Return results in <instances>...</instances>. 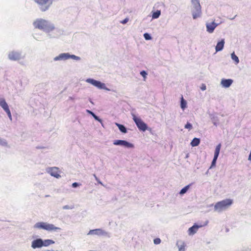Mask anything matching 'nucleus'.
<instances>
[{"mask_svg": "<svg viewBox=\"0 0 251 251\" xmlns=\"http://www.w3.org/2000/svg\"><path fill=\"white\" fill-rule=\"evenodd\" d=\"M74 208L73 206L66 205L63 206V209H72Z\"/></svg>", "mask_w": 251, "mask_h": 251, "instance_id": "36", "label": "nucleus"}, {"mask_svg": "<svg viewBox=\"0 0 251 251\" xmlns=\"http://www.w3.org/2000/svg\"><path fill=\"white\" fill-rule=\"evenodd\" d=\"M0 145L3 147L7 146V142H6V140L0 137Z\"/></svg>", "mask_w": 251, "mask_h": 251, "instance_id": "31", "label": "nucleus"}, {"mask_svg": "<svg viewBox=\"0 0 251 251\" xmlns=\"http://www.w3.org/2000/svg\"><path fill=\"white\" fill-rule=\"evenodd\" d=\"M233 200L226 199L216 203L214 205V210L219 212L227 209L233 203Z\"/></svg>", "mask_w": 251, "mask_h": 251, "instance_id": "3", "label": "nucleus"}, {"mask_svg": "<svg viewBox=\"0 0 251 251\" xmlns=\"http://www.w3.org/2000/svg\"><path fill=\"white\" fill-rule=\"evenodd\" d=\"M8 59L12 61H18L24 58L22 51L20 50H13L9 51L7 55Z\"/></svg>", "mask_w": 251, "mask_h": 251, "instance_id": "7", "label": "nucleus"}, {"mask_svg": "<svg viewBox=\"0 0 251 251\" xmlns=\"http://www.w3.org/2000/svg\"><path fill=\"white\" fill-rule=\"evenodd\" d=\"M9 119L12 121V115L11 112L7 114Z\"/></svg>", "mask_w": 251, "mask_h": 251, "instance_id": "42", "label": "nucleus"}, {"mask_svg": "<svg viewBox=\"0 0 251 251\" xmlns=\"http://www.w3.org/2000/svg\"><path fill=\"white\" fill-rule=\"evenodd\" d=\"M81 185V184L80 183L77 182H74L72 184V186L74 188H76Z\"/></svg>", "mask_w": 251, "mask_h": 251, "instance_id": "33", "label": "nucleus"}, {"mask_svg": "<svg viewBox=\"0 0 251 251\" xmlns=\"http://www.w3.org/2000/svg\"><path fill=\"white\" fill-rule=\"evenodd\" d=\"M201 89L202 91H204L206 89V86L205 84L202 83L201 87Z\"/></svg>", "mask_w": 251, "mask_h": 251, "instance_id": "39", "label": "nucleus"}, {"mask_svg": "<svg viewBox=\"0 0 251 251\" xmlns=\"http://www.w3.org/2000/svg\"><path fill=\"white\" fill-rule=\"evenodd\" d=\"M33 228L42 229L49 231L53 230L56 232H59L61 230V228L56 227L53 224L43 222L36 223L33 226Z\"/></svg>", "mask_w": 251, "mask_h": 251, "instance_id": "2", "label": "nucleus"}, {"mask_svg": "<svg viewBox=\"0 0 251 251\" xmlns=\"http://www.w3.org/2000/svg\"><path fill=\"white\" fill-rule=\"evenodd\" d=\"M3 110L5 111L7 114L11 112L9 106H7L6 108L3 109Z\"/></svg>", "mask_w": 251, "mask_h": 251, "instance_id": "41", "label": "nucleus"}, {"mask_svg": "<svg viewBox=\"0 0 251 251\" xmlns=\"http://www.w3.org/2000/svg\"><path fill=\"white\" fill-rule=\"evenodd\" d=\"M49 169H50V171H49V172L50 173V175L51 176H54V177L57 178H58L61 176L58 174L57 172L56 171V170L57 169V168H56V167L50 168Z\"/></svg>", "mask_w": 251, "mask_h": 251, "instance_id": "20", "label": "nucleus"}, {"mask_svg": "<svg viewBox=\"0 0 251 251\" xmlns=\"http://www.w3.org/2000/svg\"><path fill=\"white\" fill-rule=\"evenodd\" d=\"M218 25V24H216L214 22H212L210 23H206V31L209 33H212L214 32V29Z\"/></svg>", "mask_w": 251, "mask_h": 251, "instance_id": "14", "label": "nucleus"}, {"mask_svg": "<svg viewBox=\"0 0 251 251\" xmlns=\"http://www.w3.org/2000/svg\"><path fill=\"white\" fill-rule=\"evenodd\" d=\"M188 157V154H187L186 157Z\"/></svg>", "mask_w": 251, "mask_h": 251, "instance_id": "50", "label": "nucleus"}, {"mask_svg": "<svg viewBox=\"0 0 251 251\" xmlns=\"http://www.w3.org/2000/svg\"><path fill=\"white\" fill-rule=\"evenodd\" d=\"M202 226V225H198L197 223H195L193 226L189 228L188 230V234L189 235H194L197 232L198 229Z\"/></svg>", "mask_w": 251, "mask_h": 251, "instance_id": "16", "label": "nucleus"}, {"mask_svg": "<svg viewBox=\"0 0 251 251\" xmlns=\"http://www.w3.org/2000/svg\"><path fill=\"white\" fill-rule=\"evenodd\" d=\"M184 128L186 129H188L189 130L192 129L193 128L192 124L187 122V123L184 126Z\"/></svg>", "mask_w": 251, "mask_h": 251, "instance_id": "32", "label": "nucleus"}, {"mask_svg": "<svg viewBox=\"0 0 251 251\" xmlns=\"http://www.w3.org/2000/svg\"><path fill=\"white\" fill-rule=\"evenodd\" d=\"M143 36H144V38H145V39L146 40H150L152 39V37H151V35L150 33H147V32L143 34Z\"/></svg>", "mask_w": 251, "mask_h": 251, "instance_id": "30", "label": "nucleus"}, {"mask_svg": "<svg viewBox=\"0 0 251 251\" xmlns=\"http://www.w3.org/2000/svg\"><path fill=\"white\" fill-rule=\"evenodd\" d=\"M187 101L184 99L182 96L180 99V107L183 110H185L187 108Z\"/></svg>", "mask_w": 251, "mask_h": 251, "instance_id": "24", "label": "nucleus"}, {"mask_svg": "<svg viewBox=\"0 0 251 251\" xmlns=\"http://www.w3.org/2000/svg\"><path fill=\"white\" fill-rule=\"evenodd\" d=\"M42 238H37L31 242V247L33 249L42 248Z\"/></svg>", "mask_w": 251, "mask_h": 251, "instance_id": "13", "label": "nucleus"}, {"mask_svg": "<svg viewBox=\"0 0 251 251\" xmlns=\"http://www.w3.org/2000/svg\"><path fill=\"white\" fill-rule=\"evenodd\" d=\"M88 235H96L98 236H106L110 237L109 233L102 229L101 228H96L90 230Z\"/></svg>", "mask_w": 251, "mask_h": 251, "instance_id": "12", "label": "nucleus"}, {"mask_svg": "<svg viewBox=\"0 0 251 251\" xmlns=\"http://www.w3.org/2000/svg\"><path fill=\"white\" fill-rule=\"evenodd\" d=\"M129 21V18H126L125 19H124L123 20H122V21H121V23L122 24H126Z\"/></svg>", "mask_w": 251, "mask_h": 251, "instance_id": "37", "label": "nucleus"}, {"mask_svg": "<svg viewBox=\"0 0 251 251\" xmlns=\"http://www.w3.org/2000/svg\"><path fill=\"white\" fill-rule=\"evenodd\" d=\"M37 149H42V147H37Z\"/></svg>", "mask_w": 251, "mask_h": 251, "instance_id": "48", "label": "nucleus"}, {"mask_svg": "<svg viewBox=\"0 0 251 251\" xmlns=\"http://www.w3.org/2000/svg\"><path fill=\"white\" fill-rule=\"evenodd\" d=\"M191 12L193 19L200 17L201 15V6L199 0H191Z\"/></svg>", "mask_w": 251, "mask_h": 251, "instance_id": "4", "label": "nucleus"}, {"mask_svg": "<svg viewBox=\"0 0 251 251\" xmlns=\"http://www.w3.org/2000/svg\"><path fill=\"white\" fill-rule=\"evenodd\" d=\"M69 99V100H73V98L72 97H70Z\"/></svg>", "mask_w": 251, "mask_h": 251, "instance_id": "46", "label": "nucleus"}, {"mask_svg": "<svg viewBox=\"0 0 251 251\" xmlns=\"http://www.w3.org/2000/svg\"><path fill=\"white\" fill-rule=\"evenodd\" d=\"M69 59H72L76 61L81 60V58L74 54H71L69 52H65L60 53L58 56L53 58V60L57 61H65Z\"/></svg>", "mask_w": 251, "mask_h": 251, "instance_id": "6", "label": "nucleus"}, {"mask_svg": "<svg viewBox=\"0 0 251 251\" xmlns=\"http://www.w3.org/2000/svg\"><path fill=\"white\" fill-rule=\"evenodd\" d=\"M140 75L143 77L144 80H145L147 78L148 73L146 71L142 70L140 72Z\"/></svg>", "mask_w": 251, "mask_h": 251, "instance_id": "29", "label": "nucleus"}, {"mask_svg": "<svg viewBox=\"0 0 251 251\" xmlns=\"http://www.w3.org/2000/svg\"><path fill=\"white\" fill-rule=\"evenodd\" d=\"M236 16H237V15H235L233 18H230V19H231V20H233V19H234L235 17Z\"/></svg>", "mask_w": 251, "mask_h": 251, "instance_id": "47", "label": "nucleus"}, {"mask_svg": "<svg viewBox=\"0 0 251 251\" xmlns=\"http://www.w3.org/2000/svg\"><path fill=\"white\" fill-rule=\"evenodd\" d=\"M231 58L232 60L234 61L235 64H238L239 63V58L235 54L234 52L231 53Z\"/></svg>", "mask_w": 251, "mask_h": 251, "instance_id": "26", "label": "nucleus"}, {"mask_svg": "<svg viewBox=\"0 0 251 251\" xmlns=\"http://www.w3.org/2000/svg\"><path fill=\"white\" fill-rule=\"evenodd\" d=\"M115 125L118 127L119 130L122 133H126L127 132V127L124 125L115 123Z\"/></svg>", "mask_w": 251, "mask_h": 251, "instance_id": "19", "label": "nucleus"}, {"mask_svg": "<svg viewBox=\"0 0 251 251\" xmlns=\"http://www.w3.org/2000/svg\"><path fill=\"white\" fill-rule=\"evenodd\" d=\"M153 243L155 245H158L161 243V240L159 238H156L153 240Z\"/></svg>", "mask_w": 251, "mask_h": 251, "instance_id": "35", "label": "nucleus"}, {"mask_svg": "<svg viewBox=\"0 0 251 251\" xmlns=\"http://www.w3.org/2000/svg\"><path fill=\"white\" fill-rule=\"evenodd\" d=\"M152 18L153 19L158 18L161 15V11L160 10H157L155 11H152Z\"/></svg>", "mask_w": 251, "mask_h": 251, "instance_id": "27", "label": "nucleus"}, {"mask_svg": "<svg viewBox=\"0 0 251 251\" xmlns=\"http://www.w3.org/2000/svg\"><path fill=\"white\" fill-rule=\"evenodd\" d=\"M209 169H208V170L206 171V172L205 173V174H206V175H207V174H208V172H209Z\"/></svg>", "mask_w": 251, "mask_h": 251, "instance_id": "45", "label": "nucleus"}, {"mask_svg": "<svg viewBox=\"0 0 251 251\" xmlns=\"http://www.w3.org/2000/svg\"><path fill=\"white\" fill-rule=\"evenodd\" d=\"M131 114L132 119L140 131L145 132L147 130L151 129V128L148 127L147 124L145 123L141 118L137 117L133 113Z\"/></svg>", "mask_w": 251, "mask_h": 251, "instance_id": "5", "label": "nucleus"}, {"mask_svg": "<svg viewBox=\"0 0 251 251\" xmlns=\"http://www.w3.org/2000/svg\"><path fill=\"white\" fill-rule=\"evenodd\" d=\"M221 146V143H219L216 146L214 151V157L212 160L211 164L210 167L209 168V169H211L216 167L217 160L220 154Z\"/></svg>", "mask_w": 251, "mask_h": 251, "instance_id": "10", "label": "nucleus"}, {"mask_svg": "<svg viewBox=\"0 0 251 251\" xmlns=\"http://www.w3.org/2000/svg\"><path fill=\"white\" fill-rule=\"evenodd\" d=\"M225 45V39H222L219 41L215 47V50L216 52L220 51L223 50Z\"/></svg>", "mask_w": 251, "mask_h": 251, "instance_id": "18", "label": "nucleus"}, {"mask_svg": "<svg viewBox=\"0 0 251 251\" xmlns=\"http://www.w3.org/2000/svg\"><path fill=\"white\" fill-rule=\"evenodd\" d=\"M39 5V8L42 12L47 11L52 3V0H34Z\"/></svg>", "mask_w": 251, "mask_h": 251, "instance_id": "8", "label": "nucleus"}, {"mask_svg": "<svg viewBox=\"0 0 251 251\" xmlns=\"http://www.w3.org/2000/svg\"><path fill=\"white\" fill-rule=\"evenodd\" d=\"M49 196H50L49 195H46V197H49Z\"/></svg>", "mask_w": 251, "mask_h": 251, "instance_id": "49", "label": "nucleus"}, {"mask_svg": "<svg viewBox=\"0 0 251 251\" xmlns=\"http://www.w3.org/2000/svg\"><path fill=\"white\" fill-rule=\"evenodd\" d=\"M48 36H49V38H50L52 37L51 36V34H48Z\"/></svg>", "mask_w": 251, "mask_h": 251, "instance_id": "44", "label": "nucleus"}, {"mask_svg": "<svg viewBox=\"0 0 251 251\" xmlns=\"http://www.w3.org/2000/svg\"><path fill=\"white\" fill-rule=\"evenodd\" d=\"M177 245L178 246V250L179 251H185V245H184V244H183L182 245H181L180 246H179L178 245V243H177Z\"/></svg>", "mask_w": 251, "mask_h": 251, "instance_id": "34", "label": "nucleus"}, {"mask_svg": "<svg viewBox=\"0 0 251 251\" xmlns=\"http://www.w3.org/2000/svg\"><path fill=\"white\" fill-rule=\"evenodd\" d=\"M55 242L51 239H42V247H48L50 245L54 244Z\"/></svg>", "mask_w": 251, "mask_h": 251, "instance_id": "21", "label": "nucleus"}, {"mask_svg": "<svg viewBox=\"0 0 251 251\" xmlns=\"http://www.w3.org/2000/svg\"><path fill=\"white\" fill-rule=\"evenodd\" d=\"M0 106L3 109L8 106V104L3 98H0Z\"/></svg>", "mask_w": 251, "mask_h": 251, "instance_id": "28", "label": "nucleus"}, {"mask_svg": "<svg viewBox=\"0 0 251 251\" xmlns=\"http://www.w3.org/2000/svg\"><path fill=\"white\" fill-rule=\"evenodd\" d=\"M33 25L35 28L43 30L46 33H50L55 29L53 24L42 18L35 20L33 22Z\"/></svg>", "mask_w": 251, "mask_h": 251, "instance_id": "1", "label": "nucleus"}, {"mask_svg": "<svg viewBox=\"0 0 251 251\" xmlns=\"http://www.w3.org/2000/svg\"><path fill=\"white\" fill-rule=\"evenodd\" d=\"M86 112L87 113L92 115L96 121H97L102 124V119H100L98 116L96 115L93 112H92V111H91L90 110H88V109L86 110Z\"/></svg>", "mask_w": 251, "mask_h": 251, "instance_id": "22", "label": "nucleus"}, {"mask_svg": "<svg viewBox=\"0 0 251 251\" xmlns=\"http://www.w3.org/2000/svg\"><path fill=\"white\" fill-rule=\"evenodd\" d=\"M3 110L5 111L7 114L11 112L9 106H7L6 108L3 109Z\"/></svg>", "mask_w": 251, "mask_h": 251, "instance_id": "40", "label": "nucleus"}, {"mask_svg": "<svg viewBox=\"0 0 251 251\" xmlns=\"http://www.w3.org/2000/svg\"><path fill=\"white\" fill-rule=\"evenodd\" d=\"M113 144L119 146L127 149H132L134 147V144L125 140H115L113 141Z\"/></svg>", "mask_w": 251, "mask_h": 251, "instance_id": "11", "label": "nucleus"}, {"mask_svg": "<svg viewBox=\"0 0 251 251\" xmlns=\"http://www.w3.org/2000/svg\"><path fill=\"white\" fill-rule=\"evenodd\" d=\"M85 81L100 89L108 90L107 88L106 87L105 83L101 82L100 81L97 80L92 78H88L86 79Z\"/></svg>", "mask_w": 251, "mask_h": 251, "instance_id": "9", "label": "nucleus"}, {"mask_svg": "<svg viewBox=\"0 0 251 251\" xmlns=\"http://www.w3.org/2000/svg\"><path fill=\"white\" fill-rule=\"evenodd\" d=\"M233 81L232 79L223 78L221 79V85L224 88H228L231 85Z\"/></svg>", "mask_w": 251, "mask_h": 251, "instance_id": "17", "label": "nucleus"}, {"mask_svg": "<svg viewBox=\"0 0 251 251\" xmlns=\"http://www.w3.org/2000/svg\"><path fill=\"white\" fill-rule=\"evenodd\" d=\"M95 177V179H96V180L97 181V182L99 183V184H100L102 185H103V184H102V182L95 175H94Z\"/></svg>", "mask_w": 251, "mask_h": 251, "instance_id": "38", "label": "nucleus"}, {"mask_svg": "<svg viewBox=\"0 0 251 251\" xmlns=\"http://www.w3.org/2000/svg\"><path fill=\"white\" fill-rule=\"evenodd\" d=\"M209 118H210L213 125L217 126L219 125L220 119L216 113H208Z\"/></svg>", "mask_w": 251, "mask_h": 251, "instance_id": "15", "label": "nucleus"}, {"mask_svg": "<svg viewBox=\"0 0 251 251\" xmlns=\"http://www.w3.org/2000/svg\"><path fill=\"white\" fill-rule=\"evenodd\" d=\"M201 140L200 138L195 137L193 139L190 143V145L192 147H197L199 146L200 144Z\"/></svg>", "mask_w": 251, "mask_h": 251, "instance_id": "23", "label": "nucleus"}, {"mask_svg": "<svg viewBox=\"0 0 251 251\" xmlns=\"http://www.w3.org/2000/svg\"><path fill=\"white\" fill-rule=\"evenodd\" d=\"M249 160L251 161V152L250 153L248 158Z\"/></svg>", "mask_w": 251, "mask_h": 251, "instance_id": "43", "label": "nucleus"}, {"mask_svg": "<svg viewBox=\"0 0 251 251\" xmlns=\"http://www.w3.org/2000/svg\"><path fill=\"white\" fill-rule=\"evenodd\" d=\"M191 185V184H189L188 185H186L185 186H184L183 188H182L181 190L180 191L179 194L180 195H184V194L186 193L188 191V190L189 189L190 187V186Z\"/></svg>", "mask_w": 251, "mask_h": 251, "instance_id": "25", "label": "nucleus"}]
</instances>
